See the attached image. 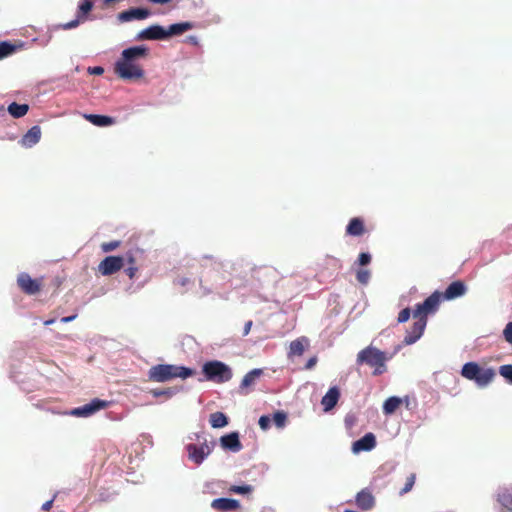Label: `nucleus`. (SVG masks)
<instances>
[{
  "mask_svg": "<svg viewBox=\"0 0 512 512\" xmlns=\"http://www.w3.org/2000/svg\"><path fill=\"white\" fill-rule=\"evenodd\" d=\"M446 299H448V288L443 292L435 291L424 302L416 305L413 311L415 321L405 335V344H413L422 336L427 325V316L436 313L440 304Z\"/></svg>",
  "mask_w": 512,
  "mask_h": 512,
  "instance_id": "1",
  "label": "nucleus"
},
{
  "mask_svg": "<svg viewBox=\"0 0 512 512\" xmlns=\"http://www.w3.org/2000/svg\"><path fill=\"white\" fill-rule=\"evenodd\" d=\"M149 49L144 46H133L124 49L114 64V73L123 80H138L144 77L140 60L147 58Z\"/></svg>",
  "mask_w": 512,
  "mask_h": 512,
  "instance_id": "2",
  "label": "nucleus"
},
{
  "mask_svg": "<svg viewBox=\"0 0 512 512\" xmlns=\"http://www.w3.org/2000/svg\"><path fill=\"white\" fill-rule=\"evenodd\" d=\"M461 375L473 381L477 387L485 388L493 382L496 371L492 367H482L477 362L471 361L463 365Z\"/></svg>",
  "mask_w": 512,
  "mask_h": 512,
  "instance_id": "3",
  "label": "nucleus"
},
{
  "mask_svg": "<svg viewBox=\"0 0 512 512\" xmlns=\"http://www.w3.org/2000/svg\"><path fill=\"white\" fill-rule=\"evenodd\" d=\"M194 374L190 368L172 364H158L149 369V380L154 382H166L173 378L186 379Z\"/></svg>",
  "mask_w": 512,
  "mask_h": 512,
  "instance_id": "4",
  "label": "nucleus"
},
{
  "mask_svg": "<svg viewBox=\"0 0 512 512\" xmlns=\"http://www.w3.org/2000/svg\"><path fill=\"white\" fill-rule=\"evenodd\" d=\"M388 357L385 352L380 351L378 348L373 346H368L362 349L357 354L356 362L359 365L366 364L372 368L373 375L378 376L383 374L386 371V361Z\"/></svg>",
  "mask_w": 512,
  "mask_h": 512,
  "instance_id": "5",
  "label": "nucleus"
},
{
  "mask_svg": "<svg viewBox=\"0 0 512 512\" xmlns=\"http://www.w3.org/2000/svg\"><path fill=\"white\" fill-rule=\"evenodd\" d=\"M206 379L217 383H224L232 378V370L225 363L213 360L206 362L202 367Z\"/></svg>",
  "mask_w": 512,
  "mask_h": 512,
  "instance_id": "6",
  "label": "nucleus"
},
{
  "mask_svg": "<svg viewBox=\"0 0 512 512\" xmlns=\"http://www.w3.org/2000/svg\"><path fill=\"white\" fill-rule=\"evenodd\" d=\"M94 7V0H80L77 8L76 19L62 24L64 30L76 28L79 24L86 22L90 19V12Z\"/></svg>",
  "mask_w": 512,
  "mask_h": 512,
  "instance_id": "7",
  "label": "nucleus"
},
{
  "mask_svg": "<svg viewBox=\"0 0 512 512\" xmlns=\"http://www.w3.org/2000/svg\"><path fill=\"white\" fill-rule=\"evenodd\" d=\"M17 285L27 295H35L42 290L43 277L33 279L28 273L22 272L17 276Z\"/></svg>",
  "mask_w": 512,
  "mask_h": 512,
  "instance_id": "8",
  "label": "nucleus"
},
{
  "mask_svg": "<svg viewBox=\"0 0 512 512\" xmlns=\"http://www.w3.org/2000/svg\"><path fill=\"white\" fill-rule=\"evenodd\" d=\"M125 264L121 256H107L98 265V271L103 276H110L120 271Z\"/></svg>",
  "mask_w": 512,
  "mask_h": 512,
  "instance_id": "9",
  "label": "nucleus"
},
{
  "mask_svg": "<svg viewBox=\"0 0 512 512\" xmlns=\"http://www.w3.org/2000/svg\"><path fill=\"white\" fill-rule=\"evenodd\" d=\"M108 403L100 399H93L90 403H87L81 407L72 409L69 414L75 417H89L95 412L106 408Z\"/></svg>",
  "mask_w": 512,
  "mask_h": 512,
  "instance_id": "10",
  "label": "nucleus"
},
{
  "mask_svg": "<svg viewBox=\"0 0 512 512\" xmlns=\"http://www.w3.org/2000/svg\"><path fill=\"white\" fill-rule=\"evenodd\" d=\"M186 450L190 460H192L195 464H201L204 459L211 453L212 446L206 442L200 446L191 443L186 445Z\"/></svg>",
  "mask_w": 512,
  "mask_h": 512,
  "instance_id": "11",
  "label": "nucleus"
},
{
  "mask_svg": "<svg viewBox=\"0 0 512 512\" xmlns=\"http://www.w3.org/2000/svg\"><path fill=\"white\" fill-rule=\"evenodd\" d=\"M151 15V12L147 8H130L122 11L117 15V20L120 23L131 22L134 20H144Z\"/></svg>",
  "mask_w": 512,
  "mask_h": 512,
  "instance_id": "12",
  "label": "nucleus"
},
{
  "mask_svg": "<svg viewBox=\"0 0 512 512\" xmlns=\"http://www.w3.org/2000/svg\"><path fill=\"white\" fill-rule=\"evenodd\" d=\"M167 39L166 29L160 25H151L141 30L136 40H164Z\"/></svg>",
  "mask_w": 512,
  "mask_h": 512,
  "instance_id": "13",
  "label": "nucleus"
},
{
  "mask_svg": "<svg viewBox=\"0 0 512 512\" xmlns=\"http://www.w3.org/2000/svg\"><path fill=\"white\" fill-rule=\"evenodd\" d=\"M220 444L223 449L229 450L232 452H239L243 448V446L239 440L238 432H231L229 434L223 435L220 438Z\"/></svg>",
  "mask_w": 512,
  "mask_h": 512,
  "instance_id": "14",
  "label": "nucleus"
},
{
  "mask_svg": "<svg viewBox=\"0 0 512 512\" xmlns=\"http://www.w3.org/2000/svg\"><path fill=\"white\" fill-rule=\"evenodd\" d=\"M376 445V438L373 433H367L359 440L355 441L352 445V450L354 453H359L361 451H370Z\"/></svg>",
  "mask_w": 512,
  "mask_h": 512,
  "instance_id": "15",
  "label": "nucleus"
},
{
  "mask_svg": "<svg viewBox=\"0 0 512 512\" xmlns=\"http://www.w3.org/2000/svg\"><path fill=\"white\" fill-rule=\"evenodd\" d=\"M340 398L339 389L334 386L331 387L327 393L322 397L321 404L323 405L324 411H330L333 409Z\"/></svg>",
  "mask_w": 512,
  "mask_h": 512,
  "instance_id": "16",
  "label": "nucleus"
},
{
  "mask_svg": "<svg viewBox=\"0 0 512 512\" xmlns=\"http://www.w3.org/2000/svg\"><path fill=\"white\" fill-rule=\"evenodd\" d=\"M356 504L362 510H369L374 506L375 500L368 489H363L356 495Z\"/></svg>",
  "mask_w": 512,
  "mask_h": 512,
  "instance_id": "17",
  "label": "nucleus"
},
{
  "mask_svg": "<svg viewBox=\"0 0 512 512\" xmlns=\"http://www.w3.org/2000/svg\"><path fill=\"white\" fill-rule=\"evenodd\" d=\"M211 507L218 511H230L239 507V502L235 499L217 498L211 503Z\"/></svg>",
  "mask_w": 512,
  "mask_h": 512,
  "instance_id": "18",
  "label": "nucleus"
},
{
  "mask_svg": "<svg viewBox=\"0 0 512 512\" xmlns=\"http://www.w3.org/2000/svg\"><path fill=\"white\" fill-rule=\"evenodd\" d=\"M84 118L89 121L91 124L98 127L110 126L115 123V119L106 115H98V114H85Z\"/></svg>",
  "mask_w": 512,
  "mask_h": 512,
  "instance_id": "19",
  "label": "nucleus"
},
{
  "mask_svg": "<svg viewBox=\"0 0 512 512\" xmlns=\"http://www.w3.org/2000/svg\"><path fill=\"white\" fill-rule=\"evenodd\" d=\"M364 232V222L361 218L358 217L352 218L346 227V234L350 236H361L364 234Z\"/></svg>",
  "mask_w": 512,
  "mask_h": 512,
  "instance_id": "20",
  "label": "nucleus"
},
{
  "mask_svg": "<svg viewBox=\"0 0 512 512\" xmlns=\"http://www.w3.org/2000/svg\"><path fill=\"white\" fill-rule=\"evenodd\" d=\"M41 138V129L39 126H33L30 128L27 133L23 136L22 142L24 145L28 147H32L36 143L39 142Z\"/></svg>",
  "mask_w": 512,
  "mask_h": 512,
  "instance_id": "21",
  "label": "nucleus"
},
{
  "mask_svg": "<svg viewBox=\"0 0 512 512\" xmlns=\"http://www.w3.org/2000/svg\"><path fill=\"white\" fill-rule=\"evenodd\" d=\"M193 28V24L190 22H181L172 24L166 29L167 38L174 35H181L184 32Z\"/></svg>",
  "mask_w": 512,
  "mask_h": 512,
  "instance_id": "22",
  "label": "nucleus"
},
{
  "mask_svg": "<svg viewBox=\"0 0 512 512\" xmlns=\"http://www.w3.org/2000/svg\"><path fill=\"white\" fill-rule=\"evenodd\" d=\"M263 374L262 369H253L249 371L242 379L240 389H246L253 385L255 381Z\"/></svg>",
  "mask_w": 512,
  "mask_h": 512,
  "instance_id": "23",
  "label": "nucleus"
},
{
  "mask_svg": "<svg viewBox=\"0 0 512 512\" xmlns=\"http://www.w3.org/2000/svg\"><path fill=\"white\" fill-rule=\"evenodd\" d=\"M29 106L27 104H18L16 102L11 103L8 106V112L14 118H20L27 114Z\"/></svg>",
  "mask_w": 512,
  "mask_h": 512,
  "instance_id": "24",
  "label": "nucleus"
},
{
  "mask_svg": "<svg viewBox=\"0 0 512 512\" xmlns=\"http://www.w3.org/2000/svg\"><path fill=\"white\" fill-rule=\"evenodd\" d=\"M209 422L213 428H222L228 424V418L222 412H214L210 415Z\"/></svg>",
  "mask_w": 512,
  "mask_h": 512,
  "instance_id": "25",
  "label": "nucleus"
},
{
  "mask_svg": "<svg viewBox=\"0 0 512 512\" xmlns=\"http://www.w3.org/2000/svg\"><path fill=\"white\" fill-rule=\"evenodd\" d=\"M467 291V287L462 281H454L450 283V300L463 296Z\"/></svg>",
  "mask_w": 512,
  "mask_h": 512,
  "instance_id": "26",
  "label": "nucleus"
},
{
  "mask_svg": "<svg viewBox=\"0 0 512 512\" xmlns=\"http://www.w3.org/2000/svg\"><path fill=\"white\" fill-rule=\"evenodd\" d=\"M402 401L398 397H389L383 405V411L385 414L394 413L401 405Z\"/></svg>",
  "mask_w": 512,
  "mask_h": 512,
  "instance_id": "27",
  "label": "nucleus"
},
{
  "mask_svg": "<svg viewBox=\"0 0 512 512\" xmlns=\"http://www.w3.org/2000/svg\"><path fill=\"white\" fill-rule=\"evenodd\" d=\"M307 342L306 338H300L290 343V353L293 355L300 356L304 353V344Z\"/></svg>",
  "mask_w": 512,
  "mask_h": 512,
  "instance_id": "28",
  "label": "nucleus"
},
{
  "mask_svg": "<svg viewBox=\"0 0 512 512\" xmlns=\"http://www.w3.org/2000/svg\"><path fill=\"white\" fill-rule=\"evenodd\" d=\"M498 502L508 511L512 512V494L508 491H503L498 494Z\"/></svg>",
  "mask_w": 512,
  "mask_h": 512,
  "instance_id": "29",
  "label": "nucleus"
},
{
  "mask_svg": "<svg viewBox=\"0 0 512 512\" xmlns=\"http://www.w3.org/2000/svg\"><path fill=\"white\" fill-rule=\"evenodd\" d=\"M15 51V46L3 41L0 42V59H3L9 55H11Z\"/></svg>",
  "mask_w": 512,
  "mask_h": 512,
  "instance_id": "30",
  "label": "nucleus"
},
{
  "mask_svg": "<svg viewBox=\"0 0 512 512\" xmlns=\"http://www.w3.org/2000/svg\"><path fill=\"white\" fill-rule=\"evenodd\" d=\"M287 421V414L283 411H277L273 415V422L278 428H283Z\"/></svg>",
  "mask_w": 512,
  "mask_h": 512,
  "instance_id": "31",
  "label": "nucleus"
},
{
  "mask_svg": "<svg viewBox=\"0 0 512 512\" xmlns=\"http://www.w3.org/2000/svg\"><path fill=\"white\" fill-rule=\"evenodd\" d=\"M499 374L512 384V364H505L499 367Z\"/></svg>",
  "mask_w": 512,
  "mask_h": 512,
  "instance_id": "32",
  "label": "nucleus"
},
{
  "mask_svg": "<svg viewBox=\"0 0 512 512\" xmlns=\"http://www.w3.org/2000/svg\"><path fill=\"white\" fill-rule=\"evenodd\" d=\"M150 393L154 396V397H166V398H170L173 396L174 394V390L171 389V388H167V389H153L150 391Z\"/></svg>",
  "mask_w": 512,
  "mask_h": 512,
  "instance_id": "33",
  "label": "nucleus"
},
{
  "mask_svg": "<svg viewBox=\"0 0 512 512\" xmlns=\"http://www.w3.org/2000/svg\"><path fill=\"white\" fill-rule=\"evenodd\" d=\"M415 479H416V475L414 473L410 474L406 478L405 486L400 491L401 495L408 493L413 488Z\"/></svg>",
  "mask_w": 512,
  "mask_h": 512,
  "instance_id": "34",
  "label": "nucleus"
},
{
  "mask_svg": "<svg viewBox=\"0 0 512 512\" xmlns=\"http://www.w3.org/2000/svg\"><path fill=\"white\" fill-rule=\"evenodd\" d=\"M369 278H370V272L368 270L360 269L356 273V279L361 284H367L369 281Z\"/></svg>",
  "mask_w": 512,
  "mask_h": 512,
  "instance_id": "35",
  "label": "nucleus"
},
{
  "mask_svg": "<svg viewBox=\"0 0 512 512\" xmlns=\"http://www.w3.org/2000/svg\"><path fill=\"white\" fill-rule=\"evenodd\" d=\"M120 246V241H110V242H104L101 244V249L103 252H111L115 249H117Z\"/></svg>",
  "mask_w": 512,
  "mask_h": 512,
  "instance_id": "36",
  "label": "nucleus"
},
{
  "mask_svg": "<svg viewBox=\"0 0 512 512\" xmlns=\"http://www.w3.org/2000/svg\"><path fill=\"white\" fill-rule=\"evenodd\" d=\"M410 316H411L410 308H405L399 312L397 321H398V323H405L409 320Z\"/></svg>",
  "mask_w": 512,
  "mask_h": 512,
  "instance_id": "37",
  "label": "nucleus"
},
{
  "mask_svg": "<svg viewBox=\"0 0 512 512\" xmlns=\"http://www.w3.org/2000/svg\"><path fill=\"white\" fill-rule=\"evenodd\" d=\"M259 426L262 430H267L270 428L271 418L267 415H263L259 418Z\"/></svg>",
  "mask_w": 512,
  "mask_h": 512,
  "instance_id": "38",
  "label": "nucleus"
},
{
  "mask_svg": "<svg viewBox=\"0 0 512 512\" xmlns=\"http://www.w3.org/2000/svg\"><path fill=\"white\" fill-rule=\"evenodd\" d=\"M252 488L249 485H243V486H232L231 491L238 494H246L251 492Z\"/></svg>",
  "mask_w": 512,
  "mask_h": 512,
  "instance_id": "39",
  "label": "nucleus"
},
{
  "mask_svg": "<svg viewBox=\"0 0 512 512\" xmlns=\"http://www.w3.org/2000/svg\"><path fill=\"white\" fill-rule=\"evenodd\" d=\"M503 335H504L505 340L508 343L512 344V322L507 323V325L503 331Z\"/></svg>",
  "mask_w": 512,
  "mask_h": 512,
  "instance_id": "40",
  "label": "nucleus"
},
{
  "mask_svg": "<svg viewBox=\"0 0 512 512\" xmlns=\"http://www.w3.org/2000/svg\"><path fill=\"white\" fill-rule=\"evenodd\" d=\"M371 262V256L368 253H360L358 257V263L361 266L368 265Z\"/></svg>",
  "mask_w": 512,
  "mask_h": 512,
  "instance_id": "41",
  "label": "nucleus"
},
{
  "mask_svg": "<svg viewBox=\"0 0 512 512\" xmlns=\"http://www.w3.org/2000/svg\"><path fill=\"white\" fill-rule=\"evenodd\" d=\"M88 73L91 75H102L104 73V68L101 66L89 67Z\"/></svg>",
  "mask_w": 512,
  "mask_h": 512,
  "instance_id": "42",
  "label": "nucleus"
},
{
  "mask_svg": "<svg viewBox=\"0 0 512 512\" xmlns=\"http://www.w3.org/2000/svg\"><path fill=\"white\" fill-rule=\"evenodd\" d=\"M138 271V268L136 266H128L125 269V273L130 279H133L136 276V273Z\"/></svg>",
  "mask_w": 512,
  "mask_h": 512,
  "instance_id": "43",
  "label": "nucleus"
},
{
  "mask_svg": "<svg viewBox=\"0 0 512 512\" xmlns=\"http://www.w3.org/2000/svg\"><path fill=\"white\" fill-rule=\"evenodd\" d=\"M55 497H56V495H54V497L51 500H48L45 503H43L41 509L46 512L50 511L53 506Z\"/></svg>",
  "mask_w": 512,
  "mask_h": 512,
  "instance_id": "44",
  "label": "nucleus"
},
{
  "mask_svg": "<svg viewBox=\"0 0 512 512\" xmlns=\"http://www.w3.org/2000/svg\"><path fill=\"white\" fill-rule=\"evenodd\" d=\"M252 325H253V322L251 320H249L245 323L244 330H243V336H246L250 333Z\"/></svg>",
  "mask_w": 512,
  "mask_h": 512,
  "instance_id": "45",
  "label": "nucleus"
},
{
  "mask_svg": "<svg viewBox=\"0 0 512 512\" xmlns=\"http://www.w3.org/2000/svg\"><path fill=\"white\" fill-rule=\"evenodd\" d=\"M317 362V358L316 357H312L308 360L307 364H306V368L307 369H311L314 367V365L316 364Z\"/></svg>",
  "mask_w": 512,
  "mask_h": 512,
  "instance_id": "46",
  "label": "nucleus"
},
{
  "mask_svg": "<svg viewBox=\"0 0 512 512\" xmlns=\"http://www.w3.org/2000/svg\"><path fill=\"white\" fill-rule=\"evenodd\" d=\"M191 283V280L189 278H180L178 281H177V284L181 285V286H186L188 284Z\"/></svg>",
  "mask_w": 512,
  "mask_h": 512,
  "instance_id": "47",
  "label": "nucleus"
},
{
  "mask_svg": "<svg viewBox=\"0 0 512 512\" xmlns=\"http://www.w3.org/2000/svg\"><path fill=\"white\" fill-rule=\"evenodd\" d=\"M76 317H77V314H74V315H71V316H67V317H63V318L61 319V322H62V323H68V322H71V321H73L74 319H76Z\"/></svg>",
  "mask_w": 512,
  "mask_h": 512,
  "instance_id": "48",
  "label": "nucleus"
},
{
  "mask_svg": "<svg viewBox=\"0 0 512 512\" xmlns=\"http://www.w3.org/2000/svg\"><path fill=\"white\" fill-rule=\"evenodd\" d=\"M126 262L129 266H135V258L133 256H128Z\"/></svg>",
  "mask_w": 512,
  "mask_h": 512,
  "instance_id": "49",
  "label": "nucleus"
},
{
  "mask_svg": "<svg viewBox=\"0 0 512 512\" xmlns=\"http://www.w3.org/2000/svg\"><path fill=\"white\" fill-rule=\"evenodd\" d=\"M54 322H55V320H54V319L46 320V321L44 322V325L48 326V325L53 324Z\"/></svg>",
  "mask_w": 512,
  "mask_h": 512,
  "instance_id": "50",
  "label": "nucleus"
}]
</instances>
